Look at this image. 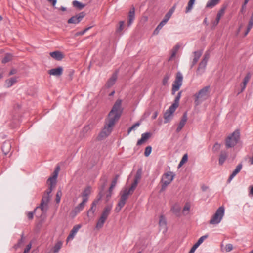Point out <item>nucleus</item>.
<instances>
[{
	"mask_svg": "<svg viewBox=\"0 0 253 253\" xmlns=\"http://www.w3.org/2000/svg\"><path fill=\"white\" fill-rule=\"evenodd\" d=\"M124 22L123 21H121L120 22V26L117 30V32H120L122 30V29L123 28V26H124Z\"/></svg>",
	"mask_w": 253,
	"mask_h": 253,
	"instance_id": "nucleus-53",
	"label": "nucleus"
},
{
	"mask_svg": "<svg viewBox=\"0 0 253 253\" xmlns=\"http://www.w3.org/2000/svg\"><path fill=\"white\" fill-rule=\"evenodd\" d=\"M170 78V75H169V74H167L163 80V84L164 85H166L167 84H168V80H169Z\"/></svg>",
	"mask_w": 253,
	"mask_h": 253,
	"instance_id": "nucleus-46",
	"label": "nucleus"
},
{
	"mask_svg": "<svg viewBox=\"0 0 253 253\" xmlns=\"http://www.w3.org/2000/svg\"><path fill=\"white\" fill-rule=\"evenodd\" d=\"M191 207L190 204L189 203H186L182 210V213L184 215H186L189 213V211Z\"/></svg>",
	"mask_w": 253,
	"mask_h": 253,
	"instance_id": "nucleus-34",
	"label": "nucleus"
},
{
	"mask_svg": "<svg viewBox=\"0 0 253 253\" xmlns=\"http://www.w3.org/2000/svg\"><path fill=\"white\" fill-rule=\"evenodd\" d=\"M170 211L177 217H179L181 215V207L179 204L176 203L173 205L171 208Z\"/></svg>",
	"mask_w": 253,
	"mask_h": 253,
	"instance_id": "nucleus-21",
	"label": "nucleus"
},
{
	"mask_svg": "<svg viewBox=\"0 0 253 253\" xmlns=\"http://www.w3.org/2000/svg\"><path fill=\"white\" fill-rule=\"evenodd\" d=\"M180 48V46L179 45H176V46H174V47L173 48L172 51L173 52H174L176 54L177 52L178 51V50H179Z\"/></svg>",
	"mask_w": 253,
	"mask_h": 253,
	"instance_id": "nucleus-60",
	"label": "nucleus"
},
{
	"mask_svg": "<svg viewBox=\"0 0 253 253\" xmlns=\"http://www.w3.org/2000/svg\"><path fill=\"white\" fill-rule=\"evenodd\" d=\"M253 26V18L251 17L249 22L248 23V26L247 28L246 31L245 32V34H244L245 36L247 35V34L250 32V30L252 28Z\"/></svg>",
	"mask_w": 253,
	"mask_h": 253,
	"instance_id": "nucleus-37",
	"label": "nucleus"
},
{
	"mask_svg": "<svg viewBox=\"0 0 253 253\" xmlns=\"http://www.w3.org/2000/svg\"><path fill=\"white\" fill-rule=\"evenodd\" d=\"M81 225L79 224L77 225L76 226H74L71 231H70V233L67 237V241L68 242L69 240H72L75 236L76 235V233L78 232L79 230L81 228Z\"/></svg>",
	"mask_w": 253,
	"mask_h": 253,
	"instance_id": "nucleus-18",
	"label": "nucleus"
},
{
	"mask_svg": "<svg viewBox=\"0 0 253 253\" xmlns=\"http://www.w3.org/2000/svg\"><path fill=\"white\" fill-rule=\"evenodd\" d=\"M123 108L122 107V100L118 99L112 107V127L119 121Z\"/></svg>",
	"mask_w": 253,
	"mask_h": 253,
	"instance_id": "nucleus-1",
	"label": "nucleus"
},
{
	"mask_svg": "<svg viewBox=\"0 0 253 253\" xmlns=\"http://www.w3.org/2000/svg\"><path fill=\"white\" fill-rule=\"evenodd\" d=\"M97 203H98V200H96V201H94L92 203L91 207L87 212V216H89V214L90 213H91L92 214H94V213L95 211V210H96V206Z\"/></svg>",
	"mask_w": 253,
	"mask_h": 253,
	"instance_id": "nucleus-33",
	"label": "nucleus"
},
{
	"mask_svg": "<svg viewBox=\"0 0 253 253\" xmlns=\"http://www.w3.org/2000/svg\"><path fill=\"white\" fill-rule=\"evenodd\" d=\"M242 168V164L241 163L239 164L234 170L233 171L232 174L229 176L228 181L230 182L232 179L240 171Z\"/></svg>",
	"mask_w": 253,
	"mask_h": 253,
	"instance_id": "nucleus-25",
	"label": "nucleus"
},
{
	"mask_svg": "<svg viewBox=\"0 0 253 253\" xmlns=\"http://www.w3.org/2000/svg\"><path fill=\"white\" fill-rule=\"evenodd\" d=\"M63 71V69L62 67H58L56 68H53L49 70L48 73L50 75H53L57 77L61 76Z\"/></svg>",
	"mask_w": 253,
	"mask_h": 253,
	"instance_id": "nucleus-16",
	"label": "nucleus"
},
{
	"mask_svg": "<svg viewBox=\"0 0 253 253\" xmlns=\"http://www.w3.org/2000/svg\"><path fill=\"white\" fill-rule=\"evenodd\" d=\"M140 125V123L137 122L132 125L131 127H130L127 131L128 134H129L132 130H134L136 127L139 126Z\"/></svg>",
	"mask_w": 253,
	"mask_h": 253,
	"instance_id": "nucleus-44",
	"label": "nucleus"
},
{
	"mask_svg": "<svg viewBox=\"0 0 253 253\" xmlns=\"http://www.w3.org/2000/svg\"><path fill=\"white\" fill-rule=\"evenodd\" d=\"M60 170V167H57L53 173V175L48 178L47 184L49 186V190H52L55 188L56 184L57 178Z\"/></svg>",
	"mask_w": 253,
	"mask_h": 253,
	"instance_id": "nucleus-10",
	"label": "nucleus"
},
{
	"mask_svg": "<svg viewBox=\"0 0 253 253\" xmlns=\"http://www.w3.org/2000/svg\"><path fill=\"white\" fill-rule=\"evenodd\" d=\"M50 55L54 59L60 61L63 58V54L60 51H54L50 53Z\"/></svg>",
	"mask_w": 253,
	"mask_h": 253,
	"instance_id": "nucleus-27",
	"label": "nucleus"
},
{
	"mask_svg": "<svg viewBox=\"0 0 253 253\" xmlns=\"http://www.w3.org/2000/svg\"><path fill=\"white\" fill-rule=\"evenodd\" d=\"M180 48V46L179 45H176V46H174V47L173 48L172 51L173 52H174L176 54L177 52L178 51V50H179Z\"/></svg>",
	"mask_w": 253,
	"mask_h": 253,
	"instance_id": "nucleus-62",
	"label": "nucleus"
},
{
	"mask_svg": "<svg viewBox=\"0 0 253 253\" xmlns=\"http://www.w3.org/2000/svg\"><path fill=\"white\" fill-rule=\"evenodd\" d=\"M142 174V169L141 168H140L137 170V172L133 179V181L132 183L131 186L128 190H134L136 188L138 184L139 183L141 179Z\"/></svg>",
	"mask_w": 253,
	"mask_h": 253,
	"instance_id": "nucleus-12",
	"label": "nucleus"
},
{
	"mask_svg": "<svg viewBox=\"0 0 253 253\" xmlns=\"http://www.w3.org/2000/svg\"><path fill=\"white\" fill-rule=\"evenodd\" d=\"M181 93H182L181 91H179L178 93V94H177V95L175 98L174 102L171 105H174L176 108L178 107V106L179 105V101L180 98L181 96Z\"/></svg>",
	"mask_w": 253,
	"mask_h": 253,
	"instance_id": "nucleus-36",
	"label": "nucleus"
},
{
	"mask_svg": "<svg viewBox=\"0 0 253 253\" xmlns=\"http://www.w3.org/2000/svg\"><path fill=\"white\" fill-rule=\"evenodd\" d=\"M62 192L61 191H58L56 195V199L55 201L57 203H59L61 200V197L62 196Z\"/></svg>",
	"mask_w": 253,
	"mask_h": 253,
	"instance_id": "nucleus-45",
	"label": "nucleus"
},
{
	"mask_svg": "<svg viewBox=\"0 0 253 253\" xmlns=\"http://www.w3.org/2000/svg\"><path fill=\"white\" fill-rule=\"evenodd\" d=\"M51 191L47 192L44 195L42 199L41 203L40 206L42 212H46L48 209V204L50 200L49 194Z\"/></svg>",
	"mask_w": 253,
	"mask_h": 253,
	"instance_id": "nucleus-11",
	"label": "nucleus"
},
{
	"mask_svg": "<svg viewBox=\"0 0 253 253\" xmlns=\"http://www.w3.org/2000/svg\"><path fill=\"white\" fill-rule=\"evenodd\" d=\"M220 0H209L206 4L207 8H212L218 3Z\"/></svg>",
	"mask_w": 253,
	"mask_h": 253,
	"instance_id": "nucleus-31",
	"label": "nucleus"
},
{
	"mask_svg": "<svg viewBox=\"0 0 253 253\" xmlns=\"http://www.w3.org/2000/svg\"><path fill=\"white\" fill-rule=\"evenodd\" d=\"M16 72H17V70H16V69H12L11 70V71H10V72H9V76H10V75H13V74H16Z\"/></svg>",
	"mask_w": 253,
	"mask_h": 253,
	"instance_id": "nucleus-64",
	"label": "nucleus"
},
{
	"mask_svg": "<svg viewBox=\"0 0 253 253\" xmlns=\"http://www.w3.org/2000/svg\"><path fill=\"white\" fill-rule=\"evenodd\" d=\"M209 58H210V53L208 51H207L205 53L201 61H203L204 62L207 63Z\"/></svg>",
	"mask_w": 253,
	"mask_h": 253,
	"instance_id": "nucleus-47",
	"label": "nucleus"
},
{
	"mask_svg": "<svg viewBox=\"0 0 253 253\" xmlns=\"http://www.w3.org/2000/svg\"><path fill=\"white\" fill-rule=\"evenodd\" d=\"M224 208L223 206L220 207L216 210L215 213L213 214L211 220L209 221V223L212 225L219 224L223 218V217L224 215Z\"/></svg>",
	"mask_w": 253,
	"mask_h": 253,
	"instance_id": "nucleus-3",
	"label": "nucleus"
},
{
	"mask_svg": "<svg viewBox=\"0 0 253 253\" xmlns=\"http://www.w3.org/2000/svg\"><path fill=\"white\" fill-rule=\"evenodd\" d=\"M13 56L12 54L9 53H7L5 55L3 59L2 60V63L3 64H5L9 61H10L12 59Z\"/></svg>",
	"mask_w": 253,
	"mask_h": 253,
	"instance_id": "nucleus-39",
	"label": "nucleus"
},
{
	"mask_svg": "<svg viewBox=\"0 0 253 253\" xmlns=\"http://www.w3.org/2000/svg\"><path fill=\"white\" fill-rule=\"evenodd\" d=\"M220 148V145L218 144V143H216L213 147V150L214 151H218Z\"/></svg>",
	"mask_w": 253,
	"mask_h": 253,
	"instance_id": "nucleus-52",
	"label": "nucleus"
},
{
	"mask_svg": "<svg viewBox=\"0 0 253 253\" xmlns=\"http://www.w3.org/2000/svg\"><path fill=\"white\" fill-rule=\"evenodd\" d=\"M180 48V46L179 45H176V46H174V47L173 48L172 51L173 52H174L176 54L177 52L178 51V50H179Z\"/></svg>",
	"mask_w": 253,
	"mask_h": 253,
	"instance_id": "nucleus-59",
	"label": "nucleus"
},
{
	"mask_svg": "<svg viewBox=\"0 0 253 253\" xmlns=\"http://www.w3.org/2000/svg\"><path fill=\"white\" fill-rule=\"evenodd\" d=\"M119 73V69H117L114 73L112 75V85L114 83V82L116 81L118 74Z\"/></svg>",
	"mask_w": 253,
	"mask_h": 253,
	"instance_id": "nucleus-40",
	"label": "nucleus"
},
{
	"mask_svg": "<svg viewBox=\"0 0 253 253\" xmlns=\"http://www.w3.org/2000/svg\"><path fill=\"white\" fill-rule=\"evenodd\" d=\"M203 51L202 50L196 51L193 52L194 58L193 59L192 64L191 65V68H192L197 63L199 58L202 54Z\"/></svg>",
	"mask_w": 253,
	"mask_h": 253,
	"instance_id": "nucleus-19",
	"label": "nucleus"
},
{
	"mask_svg": "<svg viewBox=\"0 0 253 253\" xmlns=\"http://www.w3.org/2000/svg\"><path fill=\"white\" fill-rule=\"evenodd\" d=\"M90 28V27L85 28L84 30L82 31L77 32L76 33L75 36H78L79 35H84L87 30H88Z\"/></svg>",
	"mask_w": 253,
	"mask_h": 253,
	"instance_id": "nucleus-51",
	"label": "nucleus"
},
{
	"mask_svg": "<svg viewBox=\"0 0 253 253\" xmlns=\"http://www.w3.org/2000/svg\"><path fill=\"white\" fill-rule=\"evenodd\" d=\"M227 157V154L226 152L222 151L219 155V164L222 165L225 162Z\"/></svg>",
	"mask_w": 253,
	"mask_h": 253,
	"instance_id": "nucleus-30",
	"label": "nucleus"
},
{
	"mask_svg": "<svg viewBox=\"0 0 253 253\" xmlns=\"http://www.w3.org/2000/svg\"><path fill=\"white\" fill-rule=\"evenodd\" d=\"M119 176V175H116L115 176V178L112 181V190L115 187V186L117 183V181Z\"/></svg>",
	"mask_w": 253,
	"mask_h": 253,
	"instance_id": "nucleus-49",
	"label": "nucleus"
},
{
	"mask_svg": "<svg viewBox=\"0 0 253 253\" xmlns=\"http://www.w3.org/2000/svg\"><path fill=\"white\" fill-rule=\"evenodd\" d=\"M63 243L61 241H58L53 247L54 253H57L62 246Z\"/></svg>",
	"mask_w": 253,
	"mask_h": 253,
	"instance_id": "nucleus-35",
	"label": "nucleus"
},
{
	"mask_svg": "<svg viewBox=\"0 0 253 253\" xmlns=\"http://www.w3.org/2000/svg\"><path fill=\"white\" fill-rule=\"evenodd\" d=\"M166 24V23L164 22V21H162L157 27H158V29H160L161 30Z\"/></svg>",
	"mask_w": 253,
	"mask_h": 253,
	"instance_id": "nucleus-57",
	"label": "nucleus"
},
{
	"mask_svg": "<svg viewBox=\"0 0 253 253\" xmlns=\"http://www.w3.org/2000/svg\"><path fill=\"white\" fill-rule=\"evenodd\" d=\"M208 238V235H204L201 236L195 243L197 245L199 246L204 241L205 239Z\"/></svg>",
	"mask_w": 253,
	"mask_h": 253,
	"instance_id": "nucleus-43",
	"label": "nucleus"
},
{
	"mask_svg": "<svg viewBox=\"0 0 253 253\" xmlns=\"http://www.w3.org/2000/svg\"><path fill=\"white\" fill-rule=\"evenodd\" d=\"M17 82V78L16 77H12L8 79H7L5 81V86L7 87H10L13 84H14Z\"/></svg>",
	"mask_w": 253,
	"mask_h": 253,
	"instance_id": "nucleus-28",
	"label": "nucleus"
},
{
	"mask_svg": "<svg viewBox=\"0 0 253 253\" xmlns=\"http://www.w3.org/2000/svg\"><path fill=\"white\" fill-rule=\"evenodd\" d=\"M152 151V147L150 146H148L145 148L144 151V155L145 157H148L151 154Z\"/></svg>",
	"mask_w": 253,
	"mask_h": 253,
	"instance_id": "nucleus-42",
	"label": "nucleus"
},
{
	"mask_svg": "<svg viewBox=\"0 0 253 253\" xmlns=\"http://www.w3.org/2000/svg\"><path fill=\"white\" fill-rule=\"evenodd\" d=\"M159 225L161 229H164V232H166L167 231V222L166 219L162 216L160 218Z\"/></svg>",
	"mask_w": 253,
	"mask_h": 253,
	"instance_id": "nucleus-29",
	"label": "nucleus"
},
{
	"mask_svg": "<svg viewBox=\"0 0 253 253\" xmlns=\"http://www.w3.org/2000/svg\"><path fill=\"white\" fill-rule=\"evenodd\" d=\"M111 133V119H108L104 128L97 136V140H103L107 138Z\"/></svg>",
	"mask_w": 253,
	"mask_h": 253,
	"instance_id": "nucleus-6",
	"label": "nucleus"
},
{
	"mask_svg": "<svg viewBox=\"0 0 253 253\" xmlns=\"http://www.w3.org/2000/svg\"><path fill=\"white\" fill-rule=\"evenodd\" d=\"M188 160V155L187 154H185L183 156L180 162V165H182L184 163H185Z\"/></svg>",
	"mask_w": 253,
	"mask_h": 253,
	"instance_id": "nucleus-50",
	"label": "nucleus"
},
{
	"mask_svg": "<svg viewBox=\"0 0 253 253\" xmlns=\"http://www.w3.org/2000/svg\"><path fill=\"white\" fill-rule=\"evenodd\" d=\"M132 191H125V192L121 194L120 200L118 203L117 207L115 209L116 212H119L121 208L125 205L128 196L132 194Z\"/></svg>",
	"mask_w": 253,
	"mask_h": 253,
	"instance_id": "nucleus-8",
	"label": "nucleus"
},
{
	"mask_svg": "<svg viewBox=\"0 0 253 253\" xmlns=\"http://www.w3.org/2000/svg\"><path fill=\"white\" fill-rule=\"evenodd\" d=\"M151 136V133L150 132L144 133L141 135V138L138 140L137 142V145H142L145 141L148 140Z\"/></svg>",
	"mask_w": 253,
	"mask_h": 253,
	"instance_id": "nucleus-24",
	"label": "nucleus"
},
{
	"mask_svg": "<svg viewBox=\"0 0 253 253\" xmlns=\"http://www.w3.org/2000/svg\"><path fill=\"white\" fill-rule=\"evenodd\" d=\"M176 108L174 105H171L166 111L164 115L165 123H168L171 120Z\"/></svg>",
	"mask_w": 253,
	"mask_h": 253,
	"instance_id": "nucleus-14",
	"label": "nucleus"
},
{
	"mask_svg": "<svg viewBox=\"0 0 253 253\" xmlns=\"http://www.w3.org/2000/svg\"><path fill=\"white\" fill-rule=\"evenodd\" d=\"M199 246L197 245L196 244H195L191 250H190L189 253H194L196 249Z\"/></svg>",
	"mask_w": 253,
	"mask_h": 253,
	"instance_id": "nucleus-55",
	"label": "nucleus"
},
{
	"mask_svg": "<svg viewBox=\"0 0 253 253\" xmlns=\"http://www.w3.org/2000/svg\"><path fill=\"white\" fill-rule=\"evenodd\" d=\"M207 64V63L203 61L200 62L196 71L197 75H201L205 72Z\"/></svg>",
	"mask_w": 253,
	"mask_h": 253,
	"instance_id": "nucleus-23",
	"label": "nucleus"
},
{
	"mask_svg": "<svg viewBox=\"0 0 253 253\" xmlns=\"http://www.w3.org/2000/svg\"><path fill=\"white\" fill-rule=\"evenodd\" d=\"M85 13L84 12H81L79 14L72 16L68 20V24H78L80 23L83 18L85 16Z\"/></svg>",
	"mask_w": 253,
	"mask_h": 253,
	"instance_id": "nucleus-15",
	"label": "nucleus"
},
{
	"mask_svg": "<svg viewBox=\"0 0 253 253\" xmlns=\"http://www.w3.org/2000/svg\"><path fill=\"white\" fill-rule=\"evenodd\" d=\"M251 77V74L250 73H248L244 78V80L246 81L247 82H249L250 78Z\"/></svg>",
	"mask_w": 253,
	"mask_h": 253,
	"instance_id": "nucleus-56",
	"label": "nucleus"
},
{
	"mask_svg": "<svg viewBox=\"0 0 253 253\" xmlns=\"http://www.w3.org/2000/svg\"><path fill=\"white\" fill-rule=\"evenodd\" d=\"M240 139V132L239 130H236L230 135H229L226 140V146L227 148H231L234 147L238 142Z\"/></svg>",
	"mask_w": 253,
	"mask_h": 253,
	"instance_id": "nucleus-4",
	"label": "nucleus"
},
{
	"mask_svg": "<svg viewBox=\"0 0 253 253\" xmlns=\"http://www.w3.org/2000/svg\"><path fill=\"white\" fill-rule=\"evenodd\" d=\"M233 249V247L231 244H227L225 247V250L227 252H230Z\"/></svg>",
	"mask_w": 253,
	"mask_h": 253,
	"instance_id": "nucleus-48",
	"label": "nucleus"
},
{
	"mask_svg": "<svg viewBox=\"0 0 253 253\" xmlns=\"http://www.w3.org/2000/svg\"><path fill=\"white\" fill-rule=\"evenodd\" d=\"M34 212H29L28 213L27 216L29 219H32L33 218Z\"/></svg>",
	"mask_w": 253,
	"mask_h": 253,
	"instance_id": "nucleus-63",
	"label": "nucleus"
},
{
	"mask_svg": "<svg viewBox=\"0 0 253 253\" xmlns=\"http://www.w3.org/2000/svg\"><path fill=\"white\" fill-rule=\"evenodd\" d=\"M180 48V46L179 45H176V46H174V47L173 48L172 51L173 52H174L176 54L177 52L178 51V50H179Z\"/></svg>",
	"mask_w": 253,
	"mask_h": 253,
	"instance_id": "nucleus-61",
	"label": "nucleus"
},
{
	"mask_svg": "<svg viewBox=\"0 0 253 253\" xmlns=\"http://www.w3.org/2000/svg\"><path fill=\"white\" fill-rule=\"evenodd\" d=\"M11 148V143L9 141H5L2 146L1 149L3 154L6 155L10 151Z\"/></svg>",
	"mask_w": 253,
	"mask_h": 253,
	"instance_id": "nucleus-22",
	"label": "nucleus"
},
{
	"mask_svg": "<svg viewBox=\"0 0 253 253\" xmlns=\"http://www.w3.org/2000/svg\"><path fill=\"white\" fill-rule=\"evenodd\" d=\"M73 5L74 7L77 8L79 10L83 9L85 6V4H83L77 0H74L73 1Z\"/></svg>",
	"mask_w": 253,
	"mask_h": 253,
	"instance_id": "nucleus-32",
	"label": "nucleus"
},
{
	"mask_svg": "<svg viewBox=\"0 0 253 253\" xmlns=\"http://www.w3.org/2000/svg\"><path fill=\"white\" fill-rule=\"evenodd\" d=\"M31 248V244H29L27 245L26 248L24 249L23 253H28Z\"/></svg>",
	"mask_w": 253,
	"mask_h": 253,
	"instance_id": "nucleus-54",
	"label": "nucleus"
},
{
	"mask_svg": "<svg viewBox=\"0 0 253 253\" xmlns=\"http://www.w3.org/2000/svg\"><path fill=\"white\" fill-rule=\"evenodd\" d=\"M183 81V76L182 74L178 72L176 76V79L174 82L172 87V94H174L175 92L178 91L182 85Z\"/></svg>",
	"mask_w": 253,
	"mask_h": 253,
	"instance_id": "nucleus-9",
	"label": "nucleus"
},
{
	"mask_svg": "<svg viewBox=\"0 0 253 253\" xmlns=\"http://www.w3.org/2000/svg\"><path fill=\"white\" fill-rule=\"evenodd\" d=\"M172 11H169L165 16L164 18L162 21H164L166 23H167V22L169 21V18L171 17L172 15Z\"/></svg>",
	"mask_w": 253,
	"mask_h": 253,
	"instance_id": "nucleus-41",
	"label": "nucleus"
},
{
	"mask_svg": "<svg viewBox=\"0 0 253 253\" xmlns=\"http://www.w3.org/2000/svg\"><path fill=\"white\" fill-rule=\"evenodd\" d=\"M195 0H189L188 6L186 8L185 13L189 12L193 8V4H194Z\"/></svg>",
	"mask_w": 253,
	"mask_h": 253,
	"instance_id": "nucleus-38",
	"label": "nucleus"
},
{
	"mask_svg": "<svg viewBox=\"0 0 253 253\" xmlns=\"http://www.w3.org/2000/svg\"><path fill=\"white\" fill-rule=\"evenodd\" d=\"M110 211V208L109 207H107L104 209L101 214L100 217L98 219L97 222L95 227L97 229L99 230L103 227L108 215H109Z\"/></svg>",
	"mask_w": 253,
	"mask_h": 253,
	"instance_id": "nucleus-7",
	"label": "nucleus"
},
{
	"mask_svg": "<svg viewBox=\"0 0 253 253\" xmlns=\"http://www.w3.org/2000/svg\"><path fill=\"white\" fill-rule=\"evenodd\" d=\"M187 120V113L185 112L183 114V115L182 117V118L178 125L177 128H176L177 132H179V131H180L181 130V129H182V128L184 126V125H185Z\"/></svg>",
	"mask_w": 253,
	"mask_h": 253,
	"instance_id": "nucleus-17",
	"label": "nucleus"
},
{
	"mask_svg": "<svg viewBox=\"0 0 253 253\" xmlns=\"http://www.w3.org/2000/svg\"><path fill=\"white\" fill-rule=\"evenodd\" d=\"M82 196V202L78 206H77L73 210V212L75 213V215L79 213L81 211L83 210L85 204L88 201V196L87 194H84Z\"/></svg>",
	"mask_w": 253,
	"mask_h": 253,
	"instance_id": "nucleus-13",
	"label": "nucleus"
},
{
	"mask_svg": "<svg viewBox=\"0 0 253 253\" xmlns=\"http://www.w3.org/2000/svg\"><path fill=\"white\" fill-rule=\"evenodd\" d=\"M174 176V173L171 171H168L163 174L161 181V190H164L171 183Z\"/></svg>",
	"mask_w": 253,
	"mask_h": 253,
	"instance_id": "nucleus-5",
	"label": "nucleus"
},
{
	"mask_svg": "<svg viewBox=\"0 0 253 253\" xmlns=\"http://www.w3.org/2000/svg\"><path fill=\"white\" fill-rule=\"evenodd\" d=\"M135 19V7L132 6L129 11L128 15L127 25L130 26Z\"/></svg>",
	"mask_w": 253,
	"mask_h": 253,
	"instance_id": "nucleus-20",
	"label": "nucleus"
},
{
	"mask_svg": "<svg viewBox=\"0 0 253 253\" xmlns=\"http://www.w3.org/2000/svg\"><path fill=\"white\" fill-rule=\"evenodd\" d=\"M248 83V82H247L246 81H245L244 80H243V86L242 87L241 92H242V91H243V90H244Z\"/></svg>",
	"mask_w": 253,
	"mask_h": 253,
	"instance_id": "nucleus-58",
	"label": "nucleus"
},
{
	"mask_svg": "<svg viewBox=\"0 0 253 253\" xmlns=\"http://www.w3.org/2000/svg\"><path fill=\"white\" fill-rule=\"evenodd\" d=\"M225 11V7L221 8L218 12L216 16L215 20L213 22V25L216 26L218 24L221 17L224 15Z\"/></svg>",
	"mask_w": 253,
	"mask_h": 253,
	"instance_id": "nucleus-26",
	"label": "nucleus"
},
{
	"mask_svg": "<svg viewBox=\"0 0 253 253\" xmlns=\"http://www.w3.org/2000/svg\"><path fill=\"white\" fill-rule=\"evenodd\" d=\"M210 86H206L201 89L194 95L195 97L194 103L196 106L201 104L203 101L208 99L210 96Z\"/></svg>",
	"mask_w": 253,
	"mask_h": 253,
	"instance_id": "nucleus-2",
	"label": "nucleus"
}]
</instances>
